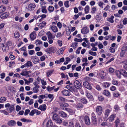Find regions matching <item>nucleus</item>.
<instances>
[{
	"label": "nucleus",
	"instance_id": "nucleus-1",
	"mask_svg": "<svg viewBox=\"0 0 127 127\" xmlns=\"http://www.w3.org/2000/svg\"><path fill=\"white\" fill-rule=\"evenodd\" d=\"M74 87L77 89H80L82 87L81 84L78 80L75 81L73 83Z\"/></svg>",
	"mask_w": 127,
	"mask_h": 127
},
{
	"label": "nucleus",
	"instance_id": "nucleus-2",
	"mask_svg": "<svg viewBox=\"0 0 127 127\" xmlns=\"http://www.w3.org/2000/svg\"><path fill=\"white\" fill-rule=\"evenodd\" d=\"M102 108L100 106H98L96 108V112L99 116H101L102 112Z\"/></svg>",
	"mask_w": 127,
	"mask_h": 127
},
{
	"label": "nucleus",
	"instance_id": "nucleus-3",
	"mask_svg": "<svg viewBox=\"0 0 127 127\" xmlns=\"http://www.w3.org/2000/svg\"><path fill=\"white\" fill-rule=\"evenodd\" d=\"M65 88L68 90L69 91L73 92H76L77 90L75 88L74 86H70V85H67L65 87Z\"/></svg>",
	"mask_w": 127,
	"mask_h": 127
},
{
	"label": "nucleus",
	"instance_id": "nucleus-4",
	"mask_svg": "<svg viewBox=\"0 0 127 127\" xmlns=\"http://www.w3.org/2000/svg\"><path fill=\"white\" fill-rule=\"evenodd\" d=\"M61 93L62 95L64 96H69L71 95L69 91L66 89H64L61 91Z\"/></svg>",
	"mask_w": 127,
	"mask_h": 127
},
{
	"label": "nucleus",
	"instance_id": "nucleus-5",
	"mask_svg": "<svg viewBox=\"0 0 127 127\" xmlns=\"http://www.w3.org/2000/svg\"><path fill=\"white\" fill-rule=\"evenodd\" d=\"M31 59L32 60V62L34 64H36L38 63L39 60L38 58L36 56L31 57Z\"/></svg>",
	"mask_w": 127,
	"mask_h": 127
},
{
	"label": "nucleus",
	"instance_id": "nucleus-6",
	"mask_svg": "<svg viewBox=\"0 0 127 127\" xmlns=\"http://www.w3.org/2000/svg\"><path fill=\"white\" fill-rule=\"evenodd\" d=\"M92 123L93 125L96 126L97 125V121L96 117L93 116L92 117Z\"/></svg>",
	"mask_w": 127,
	"mask_h": 127
},
{
	"label": "nucleus",
	"instance_id": "nucleus-7",
	"mask_svg": "<svg viewBox=\"0 0 127 127\" xmlns=\"http://www.w3.org/2000/svg\"><path fill=\"white\" fill-rule=\"evenodd\" d=\"M2 48L3 51L4 52H7L9 50V48L7 47L4 43H3L2 44Z\"/></svg>",
	"mask_w": 127,
	"mask_h": 127
},
{
	"label": "nucleus",
	"instance_id": "nucleus-8",
	"mask_svg": "<svg viewBox=\"0 0 127 127\" xmlns=\"http://www.w3.org/2000/svg\"><path fill=\"white\" fill-rule=\"evenodd\" d=\"M89 29L87 27H84L81 29V32L83 34H86L88 33Z\"/></svg>",
	"mask_w": 127,
	"mask_h": 127
},
{
	"label": "nucleus",
	"instance_id": "nucleus-9",
	"mask_svg": "<svg viewBox=\"0 0 127 127\" xmlns=\"http://www.w3.org/2000/svg\"><path fill=\"white\" fill-rule=\"evenodd\" d=\"M7 124L9 126H15L16 124V122L14 120H12L9 121L8 122Z\"/></svg>",
	"mask_w": 127,
	"mask_h": 127
},
{
	"label": "nucleus",
	"instance_id": "nucleus-10",
	"mask_svg": "<svg viewBox=\"0 0 127 127\" xmlns=\"http://www.w3.org/2000/svg\"><path fill=\"white\" fill-rule=\"evenodd\" d=\"M35 4L33 3H30L28 5V9L30 10H32V9L35 8Z\"/></svg>",
	"mask_w": 127,
	"mask_h": 127
},
{
	"label": "nucleus",
	"instance_id": "nucleus-11",
	"mask_svg": "<svg viewBox=\"0 0 127 127\" xmlns=\"http://www.w3.org/2000/svg\"><path fill=\"white\" fill-rule=\"evenodd\" d=\"M85 123L86 124L89 125L90 124V122L89 117L87 116H85L84 118Z\"/></svg>",
	"mask_w": 127,
	"mask_h": 127
},
{
	"label": "nucleus",
	"instance_id": "nucleus-12",
	"mask_svg": "<svg viewBox=\"0 0 127 127\" xmlns=\"http://www.w3.org/2000/svg\"><path fill=\"white\" fill-rule=\"evenodd\" d=\"M9 15L8 12H6L2 13L0 16V18L1 19H4L7 18Z\"/></svg>",
	"mask_w": 127,
	"mask_h": 127
},
{
	"label": "nucleus",
	"instance_id": "nucleus-13",
	"mask_svg": "<svg viewBox=\"0 0 127 127\" xmlns=\"http://www.w3.org/2000/svg\"><path fill=\"white\" fill-rule=\"evenodd\" d=\"M36 34L34 32H32L30 35V37L32 40H34L36 38Z\"/></svg>",
	"mask_w": 127,
	"mask_h": 127
},
{
	"label": "nucleus",
	"instance_id": "nucleus-14",
	"mask_svg": "<svg viewBox=\"0 0 127 127\" xmlns=\"http://www.w3.org/2000/svg\"><path fill=\"white\" fill-rule=\"evenodd\" d=\"M68 106V104L66 103H64L60 105L61 108L63 110H66V108H67L66 107Z\"/></svg>",
	"mask_w": 127,
	"mask_h": 127
},
{
	"label": "nucleus",
	"instance_id": "nucleus-15",
	"mask_svg": "<svg viewBox=\"0 0 127 127\" xmlns=\"http://www.w3.org/2000/svg\"><path fill=\"white\" fill-rule=\"evenodd\" d=\"M46 104H43L42 105H42H40L38 109L42 111H44L46 110Z\"/></svg>",
	"mask_w": 127,
	"mask_h": 127
},
{
	"label": "nucleus",
	"instance_id": "nucleus-16",
	"mask_svg": "<svg viewBox=\"0 0 127 127\" xmlns=\"http://www.w3.org/2000/svg\"><path fill=\"white\" fill-rule=\"evenodd\" d=\"M121 74L124 77H127V72L125 70L121 69L120 70Z\"/></svg>",
	"mask_w": 127,
	"mask_h": 127
},
{
	"label": "nucleus",
	"instance_id": "nucleus-17",
	"mask_svg": "<svg viewBox=\"0 0 127 127\" xmlns=\"http://www.w3.org/2000/svg\"><path fill=\"white\" fill-rule=\"evenodd\" d=\"M46 34L47 36L48 39H52L54 38V37H53V35L50 31L46 33Z\"/></svg>",
	"mask_w": 127,
	"mask_h": 127
},
{
	"label": "nucleus",
	"instance_id": "nucleus-18",
	"mask_svg": "<svg viewBox=\"0 0 127 127\" xmlns=\"http://www.w3.org/2000/svg\"><path fill=\"white\" fill-rule=\"evenodd\" d=\"M53 125V123L52 121L51 120H48L46 123L47 127H52Z\"/></svg>",
	"mask_w": 127,
	"mask_h": 127
},
{
	"label": "nucleus",
	"instance_id": "nucleus-19",
	"mask_svg": "<svg viewBox=\"0 0 127 127\" xmlns=\"http://www.w3.org/2000/svg\"><path fill=\"white\" fill-rule=\"evenodd\" d=\"M60 118L59 116L57 114L55 113L53 114L52 117V118L53 120L56 121L59 118Z\"/></svg>",
	"mask_w": 127,
	"mask_h": 127
},
{
	"label": "nucleus",
	"instance_id": "nucleus-20",
	"mask_svg": "<svg viewBox=\"0 0 127 127\" xmlns=\"http://www.w3.org/2000/svg\"><path fill=\"white\" fill-rule=\"evenodd\" d=\"M6 9L5 7L3 5L0 6V13H1L4 12Z\"/></svg>",
	"mask_w": 127,
	"mask_h": 127
},
{
	"label": "nucleus",
	"instance_id": "nucleus-21",
	"mask_svg": "<svg viewBox=\"0 0 127 127\" xmlns=\"http://www.w3.org/2000/svg\"><path fill=\"white\" fill-rule=\"evenodd\" d=\"M59 115L62 117H65L67 116L66 113L63 111H61L59 113Z\"/></svg>",
	"mask_w": 127,
	"mask_h": 127
},
{
	"label": "nucleus",
	"instance_id": "nucleus-22",
	"mask_svg": "<svg viewBox=\"0 0 127 127\" xmlns=\"http://www.w3.org/2000/svg\"><path fill=\"white\" fill-rule=\"evenodd\" d=\"M103 93V94L106 96H109L110 95V92L107 90H104Z\"/></svg>",
	"mask_w": 127,
	"mask_h": 127
},
{
	"label": "nucleus",
	"instance_id": "nucleus-23",
	"mask_svg": "<svg viewBox=\"0 0 127 127\" xmlns=\"http://www.w3.org/2000/svg\"><path fill=\"white\" fill-rule=\"evenodd\" d=\"M39 86H35V87L33 88V92L34 93H37L38 92L39 90L38 88H39Z\"/></svg>",
	"mask_w": 127,
	"mask_h": 127
},
{
	"label": "nucleus",
	"instance_id": "nucleus-24",
	"mask_svg": "<svg viewBox=\"0 0 127 127\" xmlns=\"http://www.w3.org/2000/svg\"><path fill=\"white\" fill-rule=\"evenodd\" d=\"M81 101L84 104H86L87 102V100L86 98L85 97H82L81 98Z\"/></svg>",
	"mask_w": 127,
	"mask_h": 127
},
{
	"label": "nucleus",
	"instance_id": "nucleus-25",
	"mask_svg": "<svg viewBox=\"0 0 127 127\" xmlns=\"http://www.w3.org/2000/svg\"><path fill=\"white\" fill-rule=\"evenodd\" d=\"M26 67H28L30 66H32V62L30 61H28L25 64Z\"/></svg>",
	"mask_w": 127,
	"mask_h": 127
},
{
	"label": "nucleus",
	"instance_id": "nucleus-26",
	"mask_svg": "<svg viewBox=\"0 0 127 127\" xmlns=\"http://www.w3.org/2000/svg\"><path fill=\"white\" fill-rule=\"evenodd\" d=\"M114 18V17L113 16H111L110 18H107V21L110 22L111 23H113L114 21L113 20V19Z\"/></svg>",
	"mask_w": 127,
	"mask_h": 127
},
{
	"label": "nucleus",
	"instance_id": "nucleus-27",
	"mask_svg": "<svg viewBox=\"0 0 127 127\" xmlns=\"http://www.w3.org/2000/svg\"><path fill=\"white\" fill-rule=\"evenodd\" d=\"M15 38H17L19 37L20 36V34L18 31H16L14 34Z\"/></svg>",
	"mask_w": 127,
	"mask_h": 127
},
{
	"label": "nucleus",
	"instance_id": "nucleus-28",
	"mask_svg": "<svg viewBox=\"0 0 127 127\" xmlns=\"http://www.w3.org/2000/svg\"><path fill=\"white\" fill-rule=\"evenodd\" d=\"M86 80L85 79V81H84L83 83V85L85 87L87 85H88L89 83L88 82L87 80L90 79V78L89 77H86Z\"/></svg>",
	"mask_w": 127,
	"mask_h": 127
},
{
	"label": "nucleus",
	"instance_id": "nucleus-29",
	"mask_svg": "<svg viewBox=\"0 0 127 127\" xmlns=\"http://www.w3.org/2000/svg\"><path fill=\"white\" fill-rule=\"evenodd\" d=\"M52 31L54 32H56L58 31V29L56 26H53L51 27Z\"/></svg>",
	"mask_w": 127,
	"mask_h": 127
},
{
	"label": "nucleus",
	"instance_id": "nucleus-30",
	"mask_svg": "<svg viewBox=\"0 0 127 127\" xmlns=\"http://www.w3.org/2000/svg\"><path fill=\"white\" fill-rule=\"evenodd\" d=\"M46 23L44 21H43L42 23L39 24V26L40 28L42 29L43 27H44L45 26Z\"/></svg>",
	"mask_w": 127,
	"mask_h": 127
},
{
	"label": "nucleus",
	"instance_id": "nucleus-31",
	"mask_svg": "<svg viewBox=\"0 0 127 127\" xmlns=\"http://www.w3.org/2000/svg\"><path fill=\"white\" fill-rule=\"evenodd\" d=\"M115 73L116 75L117 76V77L119 78H121V72L120 70V71L118 70H117L115 71Z\"/></svg>",
	"mask_w": 127,
	"mask_h": 127
},
{
	"label": "nucleus",
	"instance_id": "nucleus-32",
	"mask_svg": "<svg viewBox=\"0 0 127 127\" xmlns=\"http://www.w3.org/2000/svg\"><path fill=\"white\" fill-rule=\"evenodd\" d=\"M54 71V70L52 69L46 72V74L48 77H49L51 74Z\"/></svg>",
	"mask_w": 127,
	"mask_h": 127
},
{
	"label": "nucleus",
	"instance_id": "nucleus-33",
	"mask_svg": "<svg viewBox=\"0 0 127 127\" xmlns=\"http://www.w3.org/2000/svg\"><path fill=\"white\" fill-rule=\"evenodd\" d=\"M65 49V48L64 47L60 49L59 51V52L57 53V54L59 55L63 53Z\"/></svg>",
	"mask_w": 127,
	"mask_h": 127
},
{
	"label": "nucleus",
	"instance_id": "nucleus-34",
	"mask_svg": "<svg viewBox=\"0 0 127 127\" xmlns=\"http://www.w3.org/2000/svg\"><path fill=\"white\" fill-rule=\"evenodd\" d=\"M85 14L87 13L89 11V6L87 5L85 9Z\"/></svg>",
	"mask_w": 127,
	"mask_h": 127
},
{
	"label": "nucleus",
	"instance_id": "nucleus-35",
	"mask_svg": "<svg viewBox=\"0 0 127 127\" xmlns=\"http://www.w3.org/2000/svg\"><path fill=\"white\" fill-rule=\"evenodd\" d=\"M37 111H38L37 110H36L35 109L32 110L29 114V115L30 116H33L34 114Z\"/></svg>",
	"mask_w": 127,
	"mask_h": 127
},
{
	"label": "nucleus",
	"instance_id": "nucleus-36",
	"mask_svg": "<svg viewBox=\"0 0 127 127\" xmlns=\"http://www.w3.org/2000/svg\"><path fill=\"white\" fill-rule=\"evenodd\" d=\"M4 43L9 48V46H11L12 45V42L10 41H8L7 42Z\"/></svg>",
	"mask_w": 127,
	"mask_h": 127
},
{
	"label": "nucleus",
	"instance_id": "nucleus-37",
	"mask_svg": "<svg viewBox=\"0 0 127 127\" xmlns=\"http://www.w3.org/2000/svg\"><path fill=\"white\" fill-rule=\"evenodd\" d=\"M68 29H66V34L67 35H69L71 33V29H69V28H68Z\"/></svg>",
	"mask_w": 127,
	"mask_h": 127
},
{
	"label": "nucleus",
	"instance_id": "nucleus-38",
	"mask_svg": "<svg viewBox=\"0 0 127 127\" xmlns=\"http://www.w3.org/2000/svg\"><path fill=\"white\" fill-rule=\"evenodd\" d=\"M46 7H42V12L44 13H46L47 12V11L46 9Z\"/></svg>",
	"mask_w": 127,
	"mask_h": 127
},
{
	"label": "nucleus",
	"instance_id": "nucleus-39",
	"mask_svg": "<svg viewBox=\"0 0 127 127\" xmlns=\"http://www.w3.org/2000/svg\"><path fill=\"white\" fill-rule=\"evenodd\" d=\"M54 9V7L52 6H50L49 7L48 10L51 12H53Z\"/></svg>",
	"mask_w": 127,
	"mask_h": 127
},
{
	"label": "nucleus",
	"instance_id": "nucleus-40",
	"mask_svg": "<svg viewBox=\"0 0 127 127\" xmlns=\"http://www.w3.org/2000/svg\"><path fill=\"white\" fill-rule=\"evenodd\" d=\"M110 85V84L109 83L105 82L103 84V86L105 87H109Z\"/></svg>",
	"mask_w": 127,
	"mask_h": 127
},
{
	"label": "nucleus",
	"instance_id": "nucleus-41",
	"mask_svg": "<svg viewBox=\"0 0 127 127\" xmlns=\"http://www.w3.org/2000/svg\"><path fill=\"white\" fill-rule=\"evenodd\" d=\"M114 116L113 115H111L110 117L109 121L110 122H112L114 120Z\"/></svg>",
	"mask_w": 127,
	"mask_h": 127
},
{
	"label": "nucleus",
	"instance_id": "nucleus-42",
	"mask_svg": "<svg viewBox=\"0 0 127 127\" xmlns=\"http://www.w3.org/2000/svg\"><path fill=\"white\" fill-rule=\"evenodd\" d=\"M110 110L108 109H107L105 110V115L106 116V117L108 116V115L110 113Z\"/></svg>",
	"mask_w": 127,
	"mask_h": 127
},
{
	"label": "nucleus",
	"instance_id": "nucleus-43",
	"mask_svg": "<svg viewBox=\"0 0 127 127\" xmlns=\"http://www.w3.org/2000/svg\"><path fill=\"white\" fill-rule=\"evenodd\" d=\"M86 96L89 99H92L93 97L91 95V94L90 93H87Z\"/></svg>",
	"mask_w": 127,
	"mask_h": 127
},
{
	"label": "nucleus",
	"instance_id": "nucleus-44",
	"mask_svg": "<svg viewBox=\"0 0 127 127\" xmlns=\"http://www.w3.org/2000/svg\"><path fill=\"white\" fill-rule=\"evenodd\" d=\"M85 87L86 88L90 90H91L92 88V86L89 83Z\"/></svg>",
	"mask_w": 127,
	"mask_h": 127
},
{
	"label": "nucleus",
	"instance_id": "nucleus-45",
	"mask_svg": "<svg viewBox=\"0 0 127 127\" xmlns=\"http://www.w3.org/2000/svg\"><path fill=\"white\" fill-rule=\"evenodd\" d=\"M66 110L70 113H73L72 110L70 108H66Z\"/></svg>",
	"mask_w": 127,
	"mask_h": 127
},
{
	"label": "nucleus",
	"instance_id": "nucleus-46",
	"mask_svg": "<svg viewBox=\"0 0 127 127\" xmlns=\"http://www.w3.org/2000/svg\"><path fill=\"white\" fill-rule=\"evenodd\" d=\"M36 44L40 45L42 44V42L40 40H37L36 41Z\"/></svg>",
	"mask_w": 127,
	"mask_h": 127
},
{
	"label": "nucleus",
	"instance_id": "nucleus-47",
	"mask_svg": "<svg viewBox=\"0 0 127 127\" xmlns=\"http://www.w3.org/2000/svg\"><path fill=\"white\" fill-rule=\"evenodd\" d=\"M10 108H9V110L10 111V112L11 113L14 110V108L13 105H12L10 106Z\"/></svg>",
	"mask_w": 127,
	"mask_h": 127
},
{
	"label": "nucleus",
	"instance_id": "nucleus-48",
	"mask_svg": "<svg viewBox=\"0 0 127 127\" xmlns=\"http://www.w3.org/2000/svg\"><path fill=\"white\" fill-rule=\"evenodd\" d=\"M69 1H65L64 3V5L65 7L67 8L69 7V5L68 4Z\"/></svg>",
	"mask_w": 127,
	"mask_h": 127
},
{
	"label": "nucleus",
	"instance_id": "nucleus-49",
	"mask_svg": "<svg viewBox=\"0 0 127 127\" xmlns=\"http://www.w3.org/2000/svg\"><path fill=\"white\" fill-rule=\"evenodd\" d=\"M113 95L115 97H118L120 95V94L118 92H114Z\"/></svg>",
	"mask_w": 127,
	"mask_h": 127
},
{
	"label": "nucleus",
	"instance_id": "nucleus-50",
	"mask_svg": "<svg viewBox=\"0 0 127 127\" xmlns=\"http://www.w3.org/2000/svg\"><path fill=\"white\" fill-rule=\"evenodd\" d=\"M89 54L93 56H96V52L92 51L90 52Z\"/></svg>",
	"mask_w": 127,
	"mask_h": 127
},
{
	"label": "nucleus",
	"instance_id": "nucleus-51",
	"mask_svg": "<svg viewBox=\"0 0 127 127\" xmlns=\"http://www.w3.org/2000/svg\"><path fill=\"white\" fill-rule=\"evenodd\" d=\"M69 127H74V125L73 123L72 122L69 123Z\"/></svg>",
	"mask_w": 127,
	"mask_h": 127
},
{
	"label": "nucleus",
	"instance_id": "nucleus-52",
	"mask_svg": "<svg viewBox=\"0 0 127 127\" xmlns=\"http://www.w3.org/2000/svg\"><path fill=\"white\" fill-rule=\"evenodd\" d=\"M112 83L113 85H116L118 83V82L117 80H113L112 81Z\"/></svg>",
	"mask_w": 127,
	"mask_h": 127
},
{
	"label": "nucleus",
	"instance_id": "nucleus-53",
	"mask_svg": "<svg viewBox=\"0 0 127 127\" xmlns=\"http://www.w3.org/2000/svg\"><path fill=\"white\" fill-rule=\"evenodd\" d=\"M34 53V51L33 50H30L29 52V54L32 55Z\"/></svg>",
	"mask_w": 127,
	"mask_h": 127
},
{
	"label": "nucleus",
	"instance_id": "nucleus-54",
	"mask_svg": "<svg viewBox=\"0 0 127 127\" xmlns=\"http://www.w3.org/2000/svg\"><path fill=\"white\" fill-rule=\"evenodd\" d=\"M114 109L115 110L118 111L119 110V107L118 105H115L114 107Z\"/></svg>",
	"mask_w": 127,
	"mask_h": 127
},
{
	"label": "nucleus",
	"instance_id": "nucleus-55",
	"mask_svg": "<svg viewBox=\"0 0 127 127\" xmlns=\"http://www.w3.org/2000/svg\"><path fill=\"white\" fill-rule=\"evenodd\" d=\"M0 112H3V114L4 115H8L9 114L6 111H5V110H0Z\"/></svg>",
	"mask_w": 127,
	"mask_h": 127
},
{
	"label": "nucleus",
	"instance_id": "nucleus-56",
	"mask_svg": "<svg viewBox=\"0 0 127 127\" xmlns=\"http://www.w3.org/2000/svg\"><path fill=\"white\" fill-rule=\"evenodd\" d=\"M30 111V110L29 109L26 110L25 112L24 115L26 116L27 115Z\"/></svg>",
	"mask_w": 127,
	"mask_h": 127
},
{
	"label": "nucleus",
	"instance_id": "nucleus-57",
	"mask_svg": "<svg viewBox=\"0 0 127 127\" xmlns=\"http://www.w3.org/2000/svg\"><path fill=\"white\" fill-rule=\"evenodd\" d=\"M110 52L112 53H114L115 52V50L112 47H110Z\"/></svg>",
	"mask_w": 127,
	"mask_h": 127
},
{
	"label": "nucleus",
	"instance_id": "nucleus-58",
	"mask_svg": "<svg viewBox=\"0 0 127 127\" xmlns=\"http://www.w3.org/2000/svg\"><path fill=\"white\" fill-rule=\"evenodd\" d=\"M123 24L124 25H125L127 24V18H126L124 19L123 21Z\"/></svg>",
	"mask_w": 127,
	"mask_h": 127
},
{
	"label": "nucleus",
	"instance_id": "nucleus-59",
	"mask_svg": "<svg viewBox=\"0 0 127 127\" xmlns=\"http://www.w3.org/2000/svg\"><path fill=\"white\" fill-rule=\"evenodd\" d=\"M13 77H17L18 78H20V75L18 73H16V74H15L14 75Z\"/></svg>",
	"mask_w": 127,
	"mask_h": 127
},
{
	"label": "nucleus",
	"instance_id": "nucleus-60",
	"mask_svg": "<svg viewBox=\"0 0 127 127\" xmlns=\"http://www.w3.org/2000/svg\"><path fill=\"white\" fill-rule=\"evenodd\" d=\"M23 95L24 94L23 93H22L20 95V97L21 99L22 100H24L25 99L24 97L23 96Z\"/></svg>",
	"mask_w": 127,
	"mask_h": 127
},
{
	"label": "nucleus",
	"instance_id": "nucleus-61",
	"mask_svg": "<svg viewBox=\"0 0 127 127\" xmlns=\"http://www.w3.org/2000/svg\"><path fill=\"white\" fill-rule=\"evenodd\" d=\"M104 99V97L102 96L98 97V99L100 101H102Z\"/></svg>",
	"mask_w": 127,
	"mask_h": 127
},
{
	"label": "nucleus",
	"instance_id": "nucleus-62",
	"mask_svg": "<svg viewBox=\"0 0 127 127\" xmlns=\"http://www.w3.org/2000/svg\"><path fill=\"white\" fill-rule=\"evenodd\" d=\"M109 71L110 73H112L114 72V69L110 67L109 68Z\"/></svg>",
	"mask_w": 127,
	"mask_h": 127
},
{
	"label": "nucleus",
	"instance_id": "nucleus-63",
	"mask_svg": "<svg viewBox=\"0 0 127 127\" xmlns=\"http://www.w3.org/2000/svg\"><path fill=\"white\" fill-rule=\"evenodd\" d=\"M127 46H124L123 47L122 49V51H127Z\"/></svg>",
	"mask_w": 127,
	"mask_h": 127
},
{
	"label": "nucleus",
	"instance_id": "nucleus-64",
	"mask_svg": "<svg viewBox=\"0 0 127 127\" xmlns=\"http://www.w3.org/2000/svg\"><path fill=\"white\" fill-rule=\"evenodd\" d=\"M75 127H82V126L79 123H76L75 125Z\"/></svg>",
	"mask_w": 127,
	"mask_h": 127
}]
</instances>
